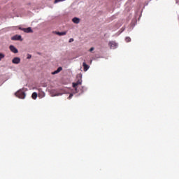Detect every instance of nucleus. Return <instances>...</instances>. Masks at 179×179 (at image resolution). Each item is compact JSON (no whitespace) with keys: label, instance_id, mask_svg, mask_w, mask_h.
<instances>
[{"label":"nucleus","instance_id":"7ed1b4c3","mask_svg":"<svg viewBox=\"0 0 179 179\" xmlns=\"http://www.w3.org/2000/svg\"><path fill=\"white\" fill-rule=\"evenodd\" d=\"M20 30H22L24 33H33V29H31V27H28V28H19Z\"/></svg>","mask_w":179,"mask_h":179},{"label":"nucleus","instance_id":"f257e3e1","mask_svg":"<svg viewBox=\"0 0 179 179\" xmlns=\"http://www.w3.org/2000/svg\"><path fill=\"white\" fill-rule=\"evenodd\" d=\"M15 95L16 97H18V99H25L26 98V93L23 90H19L15 93Z\"/></svg>","mask_w":179,"mask_h":179},{"label":"nucleus","instance_id":"6ab92c4d","mask_svg":"<svg viewBox=\"0 0 179 179\" xmlns=\"http://www.w3.org/2000/svg\"><path fill=\"white\" fill-rule=\"evenodd\" d=\"M72 96H73L72 94H70V96H69V99H71V97H72Z\"/></svg>","mask_w":179,"mask_h":179},{"label":"nucleus","instance_id":"f3484780","mask_svg":"<svg viewBox=\"0 0 179 179\" xmlns=\"http://www.w3.org/2000/svg\"><path fill=\"white\" fill-rule=\"evenodd\" d=\"M31 58V55H27V59H30Z\"/></svg>","mask_w":179,"mask_h":179},{"label":"nucleus","instance_id":"9b49d317","mask_svg":"<svg viewBox=\"0 0 179 179\" xmlns=\"http://www.w3.org/2000/svg\"><path fill=\"white\" fill-rule=\"evenodd\" d=\"M67 31H63V32H59L57 31L56 32V34H57V36H66Z\"/></svg>","mask_w":179,"mask_h":179},{"label":"nucleus","instance_id":"6e6552de","mask_svg":"<svg viewBox=\"0 0 179 179\" xmlns=\"http://www.w3.org/2000/svg\"><path fill=\"white\" fill-rule=\"evenodd\" d=\"M13 64H20V59L19 57H14L12 60Z\"/></svg>","mask_w":179,"mask_h":179},{"label":"nucleus","instance_id":"a211bd4d","mask_svg":"<svg viewBox=\"0 0 179 179\" xmlns=\"http://www.w3.org/2000/svg\"><path fill=\"white\" fill-rule=\"evenodd\" d=\"M72 42H73V38H71L69 39V43H72Z\"/></svg>","mask_w":179,"mask_h":179},{"label":"nucleus","instance_id":"f8f14e48","mask_svg":"<svg viewBox=\"0 0 179 179\" xmlns=\"http://www.w3.org/2000/svg\"><path fill=\"white\" fill-rule=\"evenodd\" d=\"M37 93L36 92H34L31 95V97L34 100H36V99H37Z\"/></svg>","mask_w":179,"mask_h":179},{"label":"nucleus","instance_id":"1a4fd4ad","mask_svg":"<svg viewBox=\"0 0 179 179\" xmlns=\"http://www.w3.org/2000/svg\"><path fill=\"white\" fill-rule=\"evenodd\" d=\"M83 66L84 68V72H86L90 68V66H89V65H87L85 62L83 63Z\"/></svg>","mask_w":179,"mask_h":179},{"label":"nucleus","instance_id":"2eb2a0df","mask_svg":"<svg viewBox=\"0 0 179 179\" xmlns=\"http://www.w3.org/2000/svg\"><path fill=\"white\" fill-rule=\"evenodd\" d=\"M125 40H126V43H129L131 41V38L127 37Z\"/></svg>","mask_w":179,"mask_h":179},{"label":"nucleus","instance_id":"4468645a","mask_svg":"<svg viewBox=\"0 0 179 179\" xmlns=\"http://www.w3.org/2000/svg\"><path fill=\"white\" fill-rule=\"evenodd\" d=\"M5 58L3 53H0V61H2Z\"/></svg>","mask_w":179,"mask_h":179},{"label":"nucleus","instance_id":"dca6fc26","mask_svg":"<svg viewBox=\"0 0 179 179\" xmlns=\"http://www.w3.org/2000/svg\"><path fill=\"white\" fill-rule=\"evenodd\" d=\"M92 51H94V48L92 47L90 49V52H92Z\"/></svg>","mask_w":179,"mask_h":179},{"label":"nucleus","instance_id":"ddd939ff","mask_svg":"<svg viewBox=\"0 0 179 179\" xmlns=\"http://www.w3.org/2000/svg\"><path fill=\"white\" fill-rule=\"evenodd\" d=\"M45 93H44L43 92H39V97L41 99H43V97H45Z\"/></svg>","mask_w":179,"mask_h":179},{"label":"nucleus","instance_id":"0eeeda50","mask_svg":"<svg viewBox=\"0 0 179 179\" xmlns=\"http://www.w3.org/2000/svg\"><path fill=\"white\" fill-rule=\"evenodd\" d=\"M72 22L76 24H79L80 23V19L75 17L72 19Z\"/></svg>","mask_w":179,"mask_h":179},{"label":"nucleus","instance_id":"f03ea898","mask_svg":"<svg viewBox=\"0 0 179 179\" xmlns=\"http://www.w3.org/2000/svg\"><path fill=\"white\" fill-rule=\"evenodd\" d=\"M108 45L112 50H115V48H117V44L115 43V41H112L109 42Z\"/></svg>","mask_w":179,"mask_h":179},{"label":"nucleus","instance_id":"9d476101","mask_svg":"<svg viewBox=\"0 0 179 179\" xmlns=\"http://www.w3.org/2000/svg\"><path fill=\"white\" fill-rule=\"evenodd\" d=\"M62 71V67H59L56 71L52 73V75H57V73H59Z\"/></svg>","mask_w":179,"mask_h":179},{"label":"nucleus","instance_id":"20e7f679","mask_svg":"<svg viewBox=\"0 0 179 179\" xmlns=\"http://www.w3.org/2000/svg\"><path fill=\"white\" fill-rule=\"evenodd\" d=\"M11 40H13V41H23V39L22 38V36H20V35H15V36H13L11 38Z\"/></svg>","mask_w":179,"mask_h":179},{"label":"nucleus","instance_id":"39448f33","mask_svg":"<svg viewBox=\"0 0 179 179\" xmlns=\"http://www.w3.org/2000/svg\"><path fill=\"white\" fill-rule=\"evenodd\" d=\"M78 85H82V80H78L76 83H73V87L76 90Z\"/></svg>","mask_w":179,"mask_h":179},{"label":"nucleus","instance_id":"423d86ee","mask_svg":"<svg viewBox=\"0 0 179 179\" xmlns=\"http://www.w3.org/2000/svg\"><path fill=\"white\" fill-rule=\"evenodd\" d=\"M10 50L12 52H13L14 54H17V52H19V51L17 50V48H15V46L13 45H10Z\"/></svg>","mask_w":179,"mask_h":179}]
</instances>
